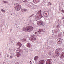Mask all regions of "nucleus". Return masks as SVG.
<instances>
[{"label":"nucleus","instance_id":"obj_1","mask_svg":"<svg viewBox=\"0 0 64 64\" xmlns=\"http://www.w3.org/2000/svg\"><path fill=\"white\" fill-rule=\"evenodd\" d=\"M33 29V27L31 26H28L26 28L24 27L22 28V30L26 32H30Z\"/></svg>","mask_w":64,"mask_h":64},{"label":"nucleus","instance_id":"obj_2","mask_svg":"<svg viewBox=\"0 0 64 64\" xmlns=\"http://www.w3.org/2000/svg\"><path fill=\"white\" fill-rule=\"evenodd\" d=\"M34 34L35 35H33L31 37H30L29 38L30 40L32 41H35L36 40V39L35 38H36V37H38V32H34Z\"/></svg>","mask_w":64,"mask_h":64},{"label":"nucleus","instance_id":"obj_3","mask_svg":"<svg viewBox=\"0 0 64 64\" xmlns=\"http://www.w3.org/2000/svg\"><path fill=\"white\" fill-rule=\"evenodd\" d=\"M37 14L38 16L36 17V18H35L34 19V20H37V19L38 20L40 19L43 17L42 16V14H41V10L38 12L37 13Z\"/></svg>","mask_w":64,"mask_h":64},{"label":"nucleus","instance_id":"obj_4","mask_svg":"<svg viewBox=\"0 0 64 64\" xmlns=\"http://www.w3.org/2000/svg\"><path fill=\"white\" fill-rule=\"evenodd\" d=\"M21 6V5L19 4H14V7L16 10L18 11L20 10Z\"/></svg>","mask_w":64,"mask_h":64},{"label":"nucleus","instance_id":"obj_5","mask_svg":"<svg viewBox=\"0 0 64 64\" xmlns=\"http://www.w3.org/2000/svg\"><path fill=\"white\" fill-rule=\"evenodd\" d=\"M43 14L44 17H48L49 16V13L47 12L46 11L44 12Z\"/></svg>","mask_w":64,"mask_h":64},{"label":"nucleus","instance_id":"obj_6","mask_svg":"<svg viewBox=\"0 0 64 64\" xmlns=\"http://www.w3.org/2000/svg\"><path fill=\"white\" fill-rule=\"evenodd\" d=\"M51 59H48L46 62V64H50L51 63Z\"/></svg>","mask_w":64,"mask_h":64},{"label":"nucleus","instance_id":"obj_7","mask_svg":"<svg viewBox=\"0 0 64 64\" xmlns=\"http://www.w3.org/2000/svg\"><path fill=\"white\" fill-rule=\"evenodd\" d=\"M43 24H44L43 22L41 21L40 20V21H38V24L39 25H43Z\"/></svg>","mask_w":64,"mask_h":64},{"label":"nucleus","instance_id":"obj_8","mask_svg":"<svg viewBox=\"0 0 64 64\" xmlns=\"http://www.w3.org/2000/svg\"><path fill=\"white\" fill-rule=\"evenodd\" d=\"M45 63V61L44 60H42L39 62V64H44Z\"/></svg>","mask_w":64,"mask_h":64},{"label":"nucleus","instance_id":"obj_9","mask_svg":"<svg viewBox=\"0 0 64 64\" xmlns=\"http://www.w3.org/2000/svg\"><path fill=\"white\" fill-rule=\"evenodd\" d=\"M55 53H56V56L57 57H58V56L60 55V53H59V52L57 51L56 50L55 51Z\"/></svg>","mask_w":64,"mask_h":64},{"label":"nucleus","instance_id":"obj_10","mask_svg":"<svg viewBox=\"0 0 64 64\" xmlns=\"http://www.w3.org/2000/svg\"><path fill=\"white\" fill-rule=\"evenodd\" d=\"M41 32H45V30L44 29H40L38 31V33H40Z\"/></svg>","mask_w":64,"mask_h":64},{"label":"nucleus","instance_id":"obj_11","mask_svg":"<svg viewBox=\"0 0 64 64\" xmlns=\"http://www.w3.org/2000/svg\"><path fill=\"white\" fill-rule=\"evenodd\" d=\"M26 46L27 47H28V48H30L32 46V45L31 44L29 43H28L26 44Z\"/></svg>","mask_w":64,"mask_h":64},{"label":"nucleus","instance_id":"obj_12","mask_svg":"<svg viewBox=\"0 0 64 64\" xmlns=\"http://www.w3.org/2000/svg\"><path fill=\"white\" fill-rule=\"evenodd\" d=\"M17 45H18L20 47H22V44L20 42H18L17 43Z\"/></svg>","mask_w":64,"mask_h":64},{"label":"nucleus","instance_id":"obj_13","mask_svg":"<svg viewBox=\"0 0 64 64\" xmlns=\"http://www.w3.org/2000/svg\"><path fill=\"white\" fill-rule=\"evenodd\" d=\"M64 52H63L62 54H61V55H60V58L62 59V58H64Z\"/></svg>","mask_w":64,"mask_h":64},{"label":"nucleus","instance_id":"obj_14","mask_svg":"<svg viewBox=\"0 0 64 64\" xmlns=\"http://www.w3.org/2000/svg\"><path fill=\"white\" fill-rule=\"evenodd\" d=\"M16 56L17 57H20L21 56V54L19 52H18L16 53Z\"/></svg>","mask_w":64,"mask_h":64},{"label":"nucleus","instance_id":"obj_15","mask_svg":"<svg viewBox=\"0 0 64 64\" xmlns=\"http://www.w3.org/2000/svg\"><path fill=\"white\" fill-rule=\"evenodd\" d=\"M39 2V0H34L33 2L34 3L36 4Z\"/></svg>","mask_w":64,"mask_h":64},{"label":"nucleus","instance_id":"obj_16","mask_svg":"<svg viewBox=\"0 0 64 64\" xmlns=\"http://www.w3.org/2000/svg\"><path fill=\"white\" fill-rule=\"evenodd\" d=\"M34 60L35 61H37L38 59V56H36L35 58H34Z\"/></svg>","mask_w":64,"mask_h":64},{"label":"nucleus","instance_id":"obj_17","mask_svg":"<svg viewBox=\"0 0 64 64\" xmlns=\"http://www.w3.org/2000/svg\"><path fill=\"white\" fill-rule=\"evenodd\" d=\"M55 28L57 29H59L60 28V26H59V25L56 26L55 27Z\"/></svg>","mask_w":64,"mask_h":64},{"label":"nucleus","instance_id":"obj_18","mask_svg":"<svg viewBox=\"0 0 64 64\" xmlns=\"http://www.w3.org/2000/svg\"><path fill=\"white\" fill-rule=\"evenodd\" d=\"M22 11V12H23V11L26 12V11H27V9H23Z\"/></svg>","mask_w":64,"mask_h":64},{"label":"nucleus","instance_id":"obj_19","mask_svg":"<svg viewBox=\"0 0 64 64\" xmlns=\"http://www.w3.org/2000/svg\"><path fill=\"white\" fill-rule=\"evenodd\" d=\"M33 9H35V8H36L37 7V6L36 5H33Z\"/></svg>","mask_w":64,"mask_h":64},{"label":"nucleus","instance_id":"obj_20","mask_svg":"<svg viewBox=\"0 0 64 64\" xmlns=\"http://www.w3.org/2000/svg\"><path fill=\"white\" fill-rule=\"evenodd\" d=\"M41 36H42L41 34L40 33L39 34H38V37H41Z\"/></svg>","mask_w":64,"mask_h":64},{"label":"nucleus","instance_id":"obj_21","mask_svg":"<svg viewBox=\"0 0 64 64\" xmlns=\"http://www.w3.org/2000/svg\"><path fill=\"white\" fill-rule=\"evenodd\" d=\"M1 10L3 12H4V13H5V10H3V9H2Z\"/></svg>","mask_w":64,"mask_h":64},{"label":"nucleus","instance_id":"obj_22","mask_svg":"<svg viewBox=\"0 0 64 64\" xmlns=\"http://www.w3.org/2000/svg\"><path fill=\"white\" fill-rule=\"evenodd\" d=\"M13 58V56H10V59H12V58Z\"/></svg>","mask_w":64,"mask_h":64},{"label":"nucleus","instance_id":"obj_23","mask_svg":"<svg viewBox=\"0 0 64 64\" xmlns=\"http://www.w3.org/2000/svg\"><path fill=\"white\" fill-rule=\"evenodd\" d=\"M61 40V39L60 38H58V39H57V41H59V40Z\"/></svg>","mask_w":64,"mask_h":64},{"label":"nucleus","instance_id":"obj_24","mask_svg":"<svg viewBox=\"0 0 64 64\" xmlns=\"http://www.w3.org/2000/svg\"><path fill=\"white\" fill-rule=\"evenodd\" d=\"M23 2H24V3H26L27 2H28V1H27V0H26L24 1Z\"/></svg>","mask_w":64,"mask_h":64},{"label":"nucleus","instance_id":"obj_25","mask_svg":"<svg viewBox=\"0 0 64 64\" xmlns=\"http://www.w3.org/2000/svg\"><path fill=\"white\" fill-rule=\"evenodd\" d=\"M22 40L23 42H24V41H26V39H25L24 38Z\"/></svg>","mask_w":64,"mask_h":64},{"label":"nucleus","instance_id":"obj_26","mask_svg":"<svg viewBox=\"0 0 64 64\" xmlns=\"http://www.w3.org/2000/svg\"><path fill=\"white\" fill-rule=\"evenodd\" d=\"M3 2H4V3H8L7 2H6V1H4Z\"/></svg>","mask_w":64,"mask_h":64},{"label":"nucleus","instance_id":"obj_27","mask_svg":"<svg viewBox=\"0 0 64 64\" xmlns=\"http://www.w3.org/2000/svg\"><path fill=\"white\" fill-rule=\"evenodd\" d=\"M58 42H59V43H62V42H61V41L60 40H58Z\"/></svg>","mask_w":64,"mask_h":64},{"label":"nucleus","instance_id":"obj_28","mask_svg":"<svg viewBox=\"0 0 64 64\" xmlns=\"http://www.w3.org/2000/svg\"><path fill=\"white\" fill-rule=\"evenodd\" d=\"M50 2H48V5H50Z\"/></svg>","mask_w":64,"mask_h":64},{"label":"nucleus","instance_id":"obj_29","mask_svg":"<svg viewBox=\"0 0 64 64\" xmlns=\"http://www.w3.org/2000/svg\"><path fill=\"white\" fill-rule=\"evenodd\" d=\"M34 14H32V16H30V17H33V16H34Z\"/></svg>","mask_w":64,"mask_h":64},{"label":"nucleus","instance_id":"obj_30","mask_svg":"<svg viewBox=\"0 0 64 64\" xmlns=\"http://www.w3.org/2000/svg\"><path fill=\"white\" fill-rule=\"evenodd\" d=\"M62 19H64V16L63 17V18H62ZM63 23L64 24V19L63 21Z\"/></svg>","mask_w":64,"mask_h":64},{"label":"nucleus","instance_id":"obj_31","mask_svg":"<svg viewBox=\"0 0 64 64\" xmlns=\"http://www.w3.org/2000/svg\"><path fill=\"white\" fill-rule=\"evenodd\" d=\"M15 64H19V62H17Z\"/></svg>","mask_w":64,"mask_h":64},{"label":"nucleus","instance_id":"obj_32","mask_svg":"<svg viewBox=\"0 0 64 64\" xmlns=\"http://www.w3.org/2000/svg\"><path fill=\"white\" fill-rule=\"evenodd\" d=\"M51 5H52V3H50V6H51Z\"/></svg>","mask_w":64,"mask_h":64},{"label":"nucleus","instance_id":"obj_33","mask_svg":"<svg viewBox=\"0 0 64 64\" xmlns=\"http://www.w3.org/2000/svg\"><path fill=\"white\" fill-rule=\"evenodd\" d=\"M2 56L1 55V54H0V57H1Z\"/></svg>","mask_w":64,"mask_h":64},{"label":"nucleus","instance_id":"obj_34","mask_svg":"<svg viewBox=\"0 0 64 64\" xmlns=\"http://www.w3.org/2000/svg\"><path fill=\"white\" fill-rule=\"evenodd\" d=\"M62 12H63V13H64V10H62Z\"/></svg>","mask_w":64,"mask_h":64},{"label":"nucleus","instance_id":"obj_35","mask_svg":"<svg viewBox=\"0 0 64 64\" xmlns=\"http://www.w3.org/2000/svg\"><path fill=\"white\" fill-rule=\"evenodd\" d=\"M20 47H19L18 48H17V49L18 50L19 49H20Z\"/></svg>","mask_w":64,"mask_h":64},{"label":"nucleus","instance_id":"obj_36","mask_svg":"<svg viewBox=\"0 0 64 64\" xmlns=\"http://www.w3.org/2000/svg\"><path fill=\"white\" fill-rule=\"evenodd\" d=\"M17 51H20V50H17Z\"/></svg>","mask_w":64,"mask_h":64},{"label":"nucleus","instance_id":"obj_37","mask_svg":"<svg viewBox=\"0 0 64 64\" xmlns=\"http://www.w3.org/2000/svg\"><path fill=\"white\" fill-rule=\"evenodd\" d=\"M30 62L31 63H30V64H32V63L31 62V61H30Z\"/></svg>","mask_w":64,"mask_h":64},{"label":"nucleus","instance_id":"obj_38","mask_svg":"<svg viewBox=\"0 0 64 64\" xmlns=\"http://www.w3.org/2000/svg\"><path fill=\"white\" fill-rule=\"evenodd\" d=\"M11 14V15H12V14Z\"/></svg>","mask_w":64,"mask_h":64},{"label":"nucleus","instance_id":"obj_39","mask_svg":"<svg viewBox=\"0 0 64 64\" xmlns=\"http://www.w3.org/2000/svg\"><path fill=\"white\" fill-rule=\"evenodd\" d=\"M34 63V62H33Z\"/></svg>","mask_w":64,"mask_h":64}]
</instances>
